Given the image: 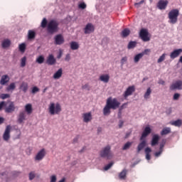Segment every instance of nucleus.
Segmentation results:
<instances>
[{
    "label": "nucleus",
    "mask_w": 182,
    "mask_h": 182,
    "mask_svg": "<svg viewBox=\"0 0 182 182\" xmlns=\"http://www.w3.org/2000/svg\"><path fill=\"white\" fill-rule=\"evenodd\" d=\"M120 107V102L117 100V98H112L109 97L107 100L106 105L103 108V114L104 116H109L110 113H112V110H116V109H119Z\"/></svg>",
    "instance_id": "1"
},
{
    "label": "nucleus",
    "mask_w": 182,
    "mask_h": 182,
    "mask_svg": "<svg viewBox=\"0 0 182 182\" xmlns=\"http://www.w3.org/2000/svg\"><path fill=\"white\" fill-rule=\"evenodd\" d=\"M150 133H151V128H150V127L149 126H146L144 129V132H142L141 136L139 139L141 142L137 146V153H140L141 150H143V149H144V147L147 146V140H146V137H147V136L150 134Z\"/></svg>",
    "instance_id": "2"
},
{
    "label": "nucleus",
    "mask_w": 182,
    "mask_h": 182,
    "mask_svg": "<svg viewBox=\"0 0 182 182\" xmlns=\"http://www.w3.org/2000/svg\"><path fill=\"white\" fill-rule=\"evenodd\" d=\"M100 157L102 159H107V160H112L113 159V152H112V146L107 145L100 152Z\"/></svg>",
    "instance_id": "3"
},
{
    "label": "nucleus",
    "mask_w": 182,
    "mask_h": 182,
    "mask_svg": "<svg viewBox=\"0 0 182 182\" xmlns=\"http://www.w3.org/2000/svg\"><path fill=\"white\" fill-rule=\"evenodd\" d=\"M48 112L51 116H53L55 114H59L62 112V107L60 106V104L55 102H51L48 107Z\"/></svg>",
    "instance_id": "4"
},
{
    "label": "nucleus",
    "mask_w": 182,
    "mask_h": 182,
    "mask_svg": "<svg viewBox=\"0 0 182 182\" xmlns=\"http://www.w3.org/2000/svg\"><path fill=\"white\" fill-rule=\"evenodd\" d=\"M48 33H55L59 31V23L55 20H50L47 25Z\"/></svg>",
    "instance_id": "5"
},
{
    "label": "nucleus",
    "mask_w": 182,
    "mask_h": 182,
    "mask_svg": "<svg viewBox=\"0 0 182 182\" xmlns=\"http://www.w3.org/2000/svg\"><path fill=\"white\" fill-rule=\"evenodd\" d=\"M179 14L180 11L177 9L171 10L168 14L169 19L168 23H172V25L177 23Z\"/></svg>",
    "instance_id": "6"
},
{
    "label": "nucleus",
    "mask_w": 182,
    "mask_h": 182,
    "mask_svg": "<svg viewBox=\"0 0 182 182\" xmlns=\"http://www.w3.org/2000/svg\"><path fill=\"white\" fill-rule=\"evenodd\" d=\"M139 38L144 42H149V41H150V37H149V31L146 28H141L139 32Z\"/></svg>",
    "instance_id": "7"
},
{
    "label": "nucleus",
    "mask_w": 182,
    "mask_h": 182,
    "mask_svg": "<svg viewBox=\"0 0 182 182\" xmlns=\"http://www.w3.org/2000/svg\"><path fill=\"white\" fill-rule=\"evenodd\" d=\"M170 90H182V80H178L169 87Z\"/></svg>",
    "instance_id": "8"
},
{
    "label": "nucleus",
    "mask_w": 182,
    "mask_h": 182,
    "mask_svg": "<svg viewBox=\"0 0 182 182\" xmlns=\"http://www.w3.org/2000/svg\"><path fill=\"white\" fill-rule=\"evenodd\" d=\"M95 32V26L92 24V23H88L84 28V33L85 35H90V33H93Z\"/></svg>",
    "instance_id": "9"
},
{
    "label": "nucleus",
    "mask_w": 182,
    "mask_h": 182,
    "mask_svg": "<svg viewBox=\"0 0 182 182\" xmlns=\"http://www.w3.org/2000/svg\"><path fill=\"white\" fill-rule=\"evenodd\" d=\"M11 125H7L3 134L4 141H8L11 139Z\"/></svg>",
    "instance_id": "10"
},
{
    "label": "nucleus",
    "mask_w": 182,
    "mask_h": 182,
    "mask_svg": "<svg viewBox=\"0 0 182 182\" xmlns=\"http://www.w3.org/2000/svg\"><path fill=\"white\" fill-rule=\"evenodd\" d=\"M136 91V88L134 87V85L129 86L127 88L125 92L123 94L124 97H129V96H132L133 93Z\"/></svg>",
    "instance_id": "11"
},
{
    "label": "nucleus",
    "mask_w": 182,
    "mask_h": 182,
    "mask_svg": "<svg viewBox=\"0 0 182 182\" xmlns=\"http://www.w3.org/2000/svg\"><path fill=\"white\" fill-rule=\"evenodd\" d=\"M55 45H63L65 43V38L62 34H58L54 37Z\"/></svg>",
    "instance_id": "12"
},
{
    "label": "nucleus",
    "mask_w": 182,
    "mask_h": 182,
    "mask_svg": "<svg viewBox=\"0 0 182 182\" xmlns=\"http://www.w3.org/2000/svg\"><path fill=\"white\" fill-rule=\"evenodd\" d=\"M46 156V151L45 149H42L40 150L35 156L36 161H41V160H43V158Z\"/></svg>",
    "instance_id": "13"
},
{
    "label": "nucleus",
    "mask_w": 182,
    "mask_h": 182,
    "mask_svg": "<svg viewBox=\"0 0 182 182\" xmlns=\"http://www.w3.org/2000/svg\"><path fill=\"white\" fill-rule=\"evenodd\" d=\"M24 120H26V112L25 111H21L18 115L17 122L19 124H22Z\"/></svg>",
    "instance_id": "14"
},
{
    "label": "nucleus",
    "mask_w": 182,
    "mask_h": 182,
    "mask_svg": "<svg viewBox=\"0 0 182 182\" xmlns=\"http://www.w3.org/2000/svg\"><path fill=\"white\" fill-rule=\"evenodd\" d=\"M181 53L182 48L175 49L171 53L170 58L171 59H176V58H178Z\"/></svg>",
    "instance_id": "15"
},
{
    "label": "nucleus",
    "mask_w": 182,
    "mask_h": 182,
    "mask_svg": "<svg viewBox=\"0 0 182 182\" xmlns=\"http://www.w3.org/2000/svg\"><path fill=\"white\" fill-rule=\"evenodd\" d=\"M46 63H47V65L49 66H53V65L56 63V59L55 58V56H53V54L49 55L47 58Z\"/></svg>",
    "instance_id": "16"
},
{
    "label": "nucleus",
    "mask_w": 182,
    "mask_h": 182,
    "mask_svg": "<svg viewBox=\"0 0 182 182\" xmlns=\"http://www.w3.org/2000/svg\"><path fill=\"white\" fill-rule=\"evenodd\" d=\"M168 4V1L167 0H159L157 4V8H159V9L161 10L166 9V8H167Z\"/></svg>",
    "instance_id": "17"
},
{
    "label": "nucleus",
    "mask_w": 182,
    "mask_h": 182,
    "mask_svg": "<svg viewBox=\"0 0 182 182\" xmlns=\"http://www.w3.org/2000/svg\"><path fill=\"white\" fill-rule=\"evenodd\" d=\"M82 119H83L84 123H89V122H90L92 119V112H90L84 113L82 114Z\"/></svg>",
    "instance_id": "18"
},
{
    "label": "nucleus",
    "mask_w": 182,
    "mask_h": 182,
    "mask_svg": "<svg viewBox=\"0 0 182 182\" xmlns=\"http://www.w3.org/2000/svg\"><path fill=\"white\" fill-rule=\"evenodd\" d=\"M159 140H160V136L159 134H154L151 141V146L152 147L157 146V144H159Z\"/></svg>",
    "instance_id": "19"
},
{
    "label": "nucleus",
    "mask_w": 182,
    "mask_h": 182,
    "mask_svg": "<svg viewBox=\"0 0 182 182\" xmlns=\"http://www.w3.org/2000/svg\"><path fill=\"white\" fill-rule=\"evenodd\" d=\"M9 75H4L1 76V78L0 80V85H2V86H5L6 83H8L10 80Z\"/></svg>",
    "instance_id": "20"
},
{
    "label": "nucleus",
    "mask_w": 182,
    "mask_h": 182,
    "mask_svg": "<svg viewBox=\"0 0 182 182\" xmlns=\"http://www.w3.org/2000/svg\"><path fill=\"white\" fill-rule=\"evenodd\" d=\"M62 75H63V70L60 68L53 74V77L56 80L58 79H60V77H62Z\"/></svg>",
    "instance_id": "21"
},
{
    "label": "nucleus",
    "mask_w": 182,
    "mask_h": 182,
    "mask_svg": "<svg viewBox=\"0 0 182 182\" xmlns=\"http://www.w3.org/2000/svg\"><path fill=\"white\" fill-rule=\"evenodd\" d=\"M27 38L28 41H33L36 38V32L33 30H28Z\"/></svg>",
    "instance_id": "22"
},
{
    "label": "nucleus",
    "mask_w": 182,
    "mask_h": 182,
    "mask_svg": "<svg viewBox=\"0 0 182 182\" xmlns=\"http://www.w3.org/2000/svg\"><path fill=\"white\" fill-rule=\"evenodd\" d=\"M6 113H12V112H15V105L13 102H10L9 106L5 109Z\"/></svg>",
    "instance_id": "23"
},
{
    "label": "nucleus",
    "mask_w": 182,
    "mask_h": 182,
    "mask_svg": "<svg viewBox=\"0 0 182 182\" xmlns=\"http://www.w3.org/2000/svg\"><path fill=\"white\" fill-rule=\"evenodd\" d=\"M144 153L146 154L145 156L146 160H148V161L151 160V156H150V154L151 153V148L150 147L145 148Z\"/></svg>",
    "instance_id": "24"
},
{
    "label": "nucleus",
    "mask_w": 182,
    "mask_h": 182,
    "mask_svg": "<svg viewBox=\"0 0 182 182\" xmlns=\"http://www.w3.org/2000/svg\"><path fill=\"white\" fill-rule=\"evenodd\" d=\"M24 109V112L27 113V114H31L32 112H33V109H32V104H26Z\"/></svg>",
    "instance_id": "25"
},
{
    "label": "nucleus",
    "mask_w": 182,
    "mask_h": 182,
    "mask_svg": "<svg viewBox=\"0 0 182 182\" xmlns=\"http://www.w3.org/2000/svg\"><path fill=\"white\" fill-rule=\"evenodd\" d=\"M109 79H110V76H109V75L107 74L102 75L100 77V80H101V82H103L104 83H108Z\"/></svg>",
    "instance_id": "26"
},
{
    "label": "nucleus",
    "mask_w": 182,
    "mask_h": 182,
    "mask_svg": "<svg viewBox=\"0 0 182 182\" xmlns=\"http://www.w3.org/2000/svg\"><path fill=\"white\" fill-rule=\"evenodd\" d=\"M11 46V41L9 39H6L1 42V47L3 49H6Z\"/></svg>",
    "instance_id": "27"
},
{
    "label": "nucleus",
    "mask_w": 182,
    "mask_h": 182,
    "mask_svg": "<svg viewBox=\"0 0 182 182\" xmlns=\"http://www.w3.org/2000/svg\"><path fill=\"white\" fill-rule=\"evenodd\" d=\"M70 46L72 50H77L79 49V43L76 41H72L70 43Z\"/></svg>",
    "instance_id": "28"
},
{
    "label": "nucleus",
    "mask_w": 182,
    "mask_h": 182,
    "mask_svg": "<svg viewBox=\"0 0 182 182\" xmlns=\"http://www.w3.org/2000/svg\"><path fill=\"white\" fill-rule=\"evenodd\" d=\"M171 133V128L165 127L161 132V136H166L167 134H170Z\"/></svg>",
    "instance_id": "29"
},
{
    "label": "nucleus",
    "mask_w": 182,
    "mask_h": 182,
    "mask_svg": "<svg viewBox=\"0 0 182 182\" xmlns=\"http://www.w3.org/2000/svg\"><path fill=\"white\" fill-rule=\"evenodd\" d=\"M126 176H127V170L123 169L122 172L119 174V180H125Z\"/></svg>",
    "instance_id": "30"
},
{
    "label": "nucleus",
    "mask_w": 182,
    "mask_h": 182,
    "mask_svg": "<svg viewBox=\"0 0 182 182\" xmlns=\"http://www.w3.org/2000/svg\"><path fill=\"white\" fill-rule=\"evenodd\" d=\"M129 35H130V30L129 28H124L121 33L122 38H127Z\"/></svg>",
    "instance_id": "31"
},
{
    "label": "nucleus",
    "mask_w": 182,
    "mask_h": 182,
    "mask_svg": "<svg viewBox=\"0 0 182 182\" xmlns=\"http://www.w3.org/2000/svg\"><path fill=\"white\" fill-rule=\"evenodd\" d=\"M171 126H175L176 127H180L181 126L182 122L181 119H177L176 121H172L170 122Z\"/></svg>",
    "instance_id": "32"
},
{
    "label": "nucleus",
    "mask_w": 182,
    "mask_h": 182,
    "mask_svg": "<svg viewBox=\"0 0 182 182\" xmlns=\"http://www.w3.org/2000/svg\"><path fill=\"white\" fill-rule=\"evenodd\" d=\"M20 89L22 90L24 93H26L28 92V83L26 82H22L20 85Z\"/></svg>",
    "instance_id": "33"
},
{
    "label": "nucleus",
    "mask_w": 182,
    "mask_h": 182,
    "mask_svg": "<svg viewBox=\"0 0 182 182\" xmlns=\"http://www.w3.org/2000/svg\"><path fill=\"white\" fill-rule=\"evenodd\" d=\"M143 56L144 55H143V54H141V53L136 54L134 58V63H138V62H139L140 59H141V58H143Z\"/></svg>",
    "instance_id": "34"
},
{
    "label": "nucleus",
    "mask_w": 182,
    "mask_h": 182,
    "mask_svg": "<svg viewBox=\"0 0 182 182\" xmlns=\"http://www.w3.org/2000/svg\"><path fill=\"white\" fill-rule=\"evenodd\" d=\"M133 144V141H127L124 146H122V150H129L132 145Z\"/></svg>",
    "instance_id": "35"
},
{
    "label": "nucleus",
    "mask_w": 182,
    "mask_h": 182,
    "mask_svg": "<svg viewBox=\"0 0 182 182\" xmlns=\"http://www.w3.org/2000/svg\"><path fill=\"white\" fill-rule=\"evenodd\" d=\"M36 62L37 63H38L39 65H42V63H43V62H45V57H43V55L38 56L36 58Z\"/></svg>",
    "instance_id": "36"
},
{
    "label": "nucleus",
    "mask_w": 182,
    "mask_h": 182,
    "mask_svg": "<svg viewBox=\"0 0 182 182\" xmlns=\"http://www.w3.org/2000/svg\"><path fill=\"white\" fill-rule=\"evenodd\" d=\"M137 45V42L136 41H130L129 43H128V49H134V48H136Z\"/></svg>",
    "instance_id": "37"
},
{
    "label": "nucleus",
    "mask_w": 182,
    "mask_h": 182,
    "mask_svg": "<svg viewBox=\"0 0 182 182\" xmlns=\"http://www.w3.org/2000/svg\"><path fill=\"white\" fill-rule=\"evenodd\" d=\"M26 66V56L21 59L20 68H25Z\"/></svg>",
    "instance_id": "38"
},
{
    "label": "nucleus",
    "mask_w": 182,
    "mask_h": 182,
    "mask_svg": "<svg viewBox=\"0 0 182 182\" xmlns=\"http://www.w3.org/2000/svg\"><path fill=\"white\" fill-rule=\"evenodd\" d=\"M150 95H151V88L149 87L147 88L146 92L144 95V99H149V97H150Z\"/></svg>",
    "instance_id": "39"
},
{
    "label": "nucleus",
    "mask_w": 182,
    "mask_h": 182,
    "mask_svg": "<svg viewBox=\"0 0 182 182\" xmlns=\"http://www.w3.org/2000/svg\"><path fill=\"white\" fill-rule=\"evenodd\" d=\"M166 56H167V54L163 53L158 59L157 63H161V62H164V60H166Z\"/></svg>",
    "instance_id": "40"
},
{
    "label": "nucleus",
    "mask_w": 182,
    "mask_h": 182,
    "mask_svg": "<svg viewBox=\"0 0 182 182\" xmlns=\"http://www.w3.org/2000/svg\"><path fill=\"white\" fill-rule=\"evenodd\" d=\"M113 164H114V162L111 161L109 162L108 164H107L105 167H104V170L105 171H107V170H110V168H112V166H113Z\"/></svg>",
    "instance_id": "41"
},
{
    "label": "nucleus",
    "mask_w": 182,
    "mask_h": 182,
    "mask_svg": "<svg viewBox=\"0 0 182 182\" xmlns=\"http://www.w3.org/2000/svg\"><path fill=\"white\" fill-rule=\"evenodd\" d=\"M18 49L20 52H25V49H26V44L25 43H23L18 46Z\"/></svg>",
    "instance_id": "42"
},
{
    "label": "nucleus",
    "mask_w": 182,
    "mask_h": 182,
    "mask_svg": "<svg viewBox=\"0 0 182 182\" xmlns=\"http://www.w3.org/2000/svg\"><path fill=\"white\" fill-rule=\"evenodd\" d=\"M36 177V174H35V171H31L28 173V178L30 181H32V180H33V178H35Z\"/></svg>",
    "instance_id": "43"
},
{
    "label": "nucleus",
    "mask_w": 182,
    "mask_h": 182,
    "mask_svg": "<svg viewBox=\"0 0 182 182\" xmlns=\"http://www.w3.org/2000/svg\"><path fill=\"white\" fill-rule=\"evenodd\" d=\"M15 87L16 86L15 85V82H11L8 87H7V90H14Z\"/></svg>",
    "instance_id": "44"
},
{
    "label": "nucleus",
    "mask_w": 182,
    "mask_h": 182,
    "mask_svg": "<svg viewBox=\"0 0 182 182\" xmlns=\"http://www.w3.org/2000/svg\"><path fill=\"white\" fill-rule=\"evenodd\" d=\"M46 26H48V20L44 18L41 22V28H46Z\"/></svg>",
    "instance_id": "45"
},
{
    "label": "nucleus",
    "mask_w": 182,
    "mask_h": 182,
    "mask_svg": "<svg viewBox=\"0 0 182 182\" xmlns=\"http://www.w3.org/2000/svg\"><path fill=\"white\" fill-rule=\"evenodd\" d=\"M164 146H166V139H162L161 142L159 144V150H162L164 149Z\"/></svg>",
    "instance_id": "46"
},
{
    "label": "nucleus",
    "mask_w": 182,
    "mask_h": 182,
    "mask_svg": "<svg viewBox=\"0 0 182 182\" xmlns=\"http://www.w3.org/2000/svg\"><path fill=\"white\" fill-rule=\"evenodd\" d=\"M78 8L80 9H86V4L85 2L80 3L78 5Z\"/></svg>",
    "instance_id": "47"
},
{
    "label": "nucleus",
    "mask_w": 182,
    "mask_h": 182,
    "mask_svg": "<svg viewBox=\"0 0 182 182\" xmlns=\"http://www.w3.org/2000/svg\"><path fill=\"white\" fill-rule=\"evenodd\" d=\"M126 107H127V103H124L122 104L120 107H119V113H121V112L124 109H126Z\"/></svg>",
    "instance_id": "48"
},
{
    "label": "nucleus",
    "mask_w": 182,
    "mask_h": 182,
    "mask_svg": "<svg viewBox=\"0 0 182 182\" xmlns=\"http://www.w3.org/2000/svg\"><path fill=\"white\" fill-rule=\"evenodd\" d=\"M126 62H127V57L125 56L121 59V66L125 65Z\"/></svg>",
    "instance_id": "49"
},
{
    "label": "nucleus",
    "mask_w": 182,
    "mask_h": 182,
    "mask_svg": "<svg viewBox=\"0 0 182 182\" xmlns=\"http://www.w3.org/2000/svg\"><path fill=\"white\" fill-rule=\"evenodd\" d=\"M37 92H39V89L38 88V87H36V86L33 87L32 88L31 93L35 95V93H37Z\"/></svg>",
    "instance_id": "50"
},
{
    "label": "nucleus",
    "mask_w": 182,
    "mask_h": 182,
    "mask_svg": "<svg viewBox=\"0 0 182 182\" xmlns=\"http://www.w3.org/2000/svg\"><path fill=\"white\" fill-rule=\"evenodd\" d=\"M180 99V94L179 93H175L173 97V100H178Z\"/></svg>",
    "instance_id": "51"
},
{
    "label": "nucleus",
    "mask_w": 182,
    "mask_h": 182,
    "mask_svg": "<svg viewBox=\"0 0 182 182\" xmlns=\"http://www.w3.org/2000/svg\"><path fill=\"white\" fill-rule=\"evenodd\" d=\"M144 3V0H141V1L138 2V3H135L134 4V6L136 8H140V5H141V4Z\"/></svg>",
    "instance_id": "52"
},
{
    "label": "nucleus",
    "mask_w": 182,
    "mask_h": 182,
    "mask_svg": "<svg viewBox=\"0 0 182 182\" xmlns=\"http://www.w3.org/2000/svg\"><path fill=\"white\" fill-rule=\"evenodd\" d=\"M82 89L84 90H90V87L89 86V84H85V85L82 86Z\"/></svg>",
    "instance_id": "53"
},
{
    "label": "nucleus",
    "mask_w": 182,
    "mask_h": 182,
    "mask_svg": "<svg viewBox=\"0 0 182 182\" xmlns=\"http://www.w3.org/2000/svg\"><path fill=\"white\" fill-rule=\"evenodd\" d=\"M161 153H163V151L161 149H159V151L154 154L155 157H160V156H161Z\"/></svg>",
    "instance_id": "54"
},
{
    "label": "nucleus",
    "mask_w": 182,
    "mask_h": 182,
    "mask_svg": "<svg viewBox=\"0 0 182 182\" xmlns=\"http://www.w3.org/2000/svg\"><path fill=\"white\" fill-rule=\"evenodd\" d=\"M9 97V94H2L1 98L3 100L8 99Z\"/></svg>",
    "instance_id": "55"
},
{
    "label": "nucleus",
    "mask_w": 182,
    "mask_h": 182,
    "mask_svg": "<svg viewBox=\"0 0 182 182\" xmlns=\"http://www.w3.org/2000/svg\"><path fill=\"white\" fill-rule=\"evenodd\" d=\"M151 50L149 48L145 49L142 53H141V54H143V56H144V55H147V53H149V52H151Z\"/></svg>",
    "instance_id": "56"
},
{
    "label": "nucleus",
    "mask_w": 182,
    "mask_h": 182,
    "mask_svg": "<svg viewBox=\"0 0 182 182\" xmlns=\"http://www.w3.org/2000/svg\"><path fill=\"white\" fill-rule=\"evenodd\" d=\"M50 178V182H56V176L55 175L51 176Z\"/></svg>",
    "instance_id": "57"
},
{
    "label": "nucleus",
    "mask_w": 182,
    "mask_h": 182,
    "mask_svg": "<svg viewBox=\"0 0 182 182\" xmlns=\"http://www.w3.org/2000/svg\"><path fill=\"white\" fill-rule=\"evenodd\" d=\"M123 124H124V122H123V120H119V128L122 129L123 127Z\"/></svg>",
    "instance_id": "58"
},
{
    "label": "nucleus",
    "mask_w": 182,
    "mask_h": 182,
    "mask_svg": "<svg viewBox=\"0 0 182 182\" xmlns=\"http://www.w3.org/2000/svg\"><path fill=\"white\" fill-rule=\"evenodd\" d=\"M65 60L66 61V62H69V60H70V54H67L66 55H65Z\"/></svg>",
    "instance_id": "59"
},
{
    "label": "nucleus",
    "mask_w": 182,
    "mask_h": 182,
    "mask_svg": "<svg viewBox=\"0 0 182 182\" xmlns=\"http://www.w3.org/2000/svg\"><path fill=\"white\" fill-rule=\"evenodd\" d=\"M62 55H63V53H62V50H60L57 55V58L60 59V58H62Z\"/></svg>",
    "instance_id": "60"
},
{
    "label": "nucleus",
    "mask_w": 182,
    "mask_h": 182,
    "mask_svg": "<svg viewBox=\"0 0 182 182\" xmlns=\"http://www.w3.org/2000/svg\"><path fill=\"white\" fill-rule=\"evenodd\" d=\"M5 106V102L2 101L0 102V110H2L4 107Z\"/></svg>",
    "instance_id": "61"
},
{
    "label": "nucleus",
    "mask_w": 182,
    "mask_h": 182,
    "mask_svg": "<svg viewBox=\"0 0 182 182\" xmlns=\"http://www.w3.org/2000/svg\"><path fill=\"white\" fill-rule=\"evenodd\" d=\"M4 122H5V119H4V117H0V124H2V123H4Z\"/></svg>",
    "instance_id": "62"
},
{
    "label": "nucleus",
    "mask_w": 182,
    "mask_h": 182,
    "mask_svg": "<svg viewBox=\"0 0 182 182\" xmlns=\"http://www.w3.org/2000/svg\"><path fill=\"white\" fill-rule=\"evenodd\" d=\"M49 89V87H46L45 89L43 90V93H46V90Z\"/></svg>",
    "instance_id": "63"
},
{
    "label": "nucleus",
    "mask_w": 182,
    "mask_h": 182,
    "mask_svg": "<svg viewBox=\"0 0 182 182\" xmlns=\"http://www.w3.org/2000/svg\"><path fill=\"white\" fill-rule=\"evenodd\" d=\"M77 140H78V137H77V136L75 137V138H74V139H73V143H77Z\"/></svg>",
    "instance_id": "64"
}]
</instances>
